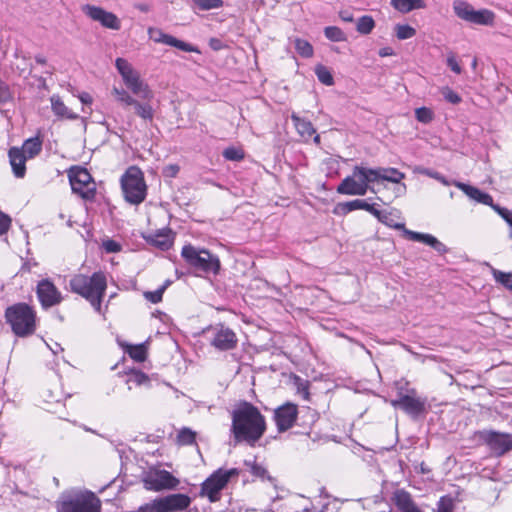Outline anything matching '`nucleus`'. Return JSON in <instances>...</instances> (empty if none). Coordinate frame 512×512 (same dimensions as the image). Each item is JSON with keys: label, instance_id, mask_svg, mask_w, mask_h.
<instances>
[{"label": "nucleus", "instance_id": "f257e3e1", "mask_svg": "<svg viewBox=\"0 0 512 512\" xmlns=\"http://www.w3.org/2000/svg\"><path fill=\"white\" fill-rule=\"evenodd\" d=\"M265 431V418L253 404L244 401L233 410L231 433L235 444L245 442L254 446Z\"/></svg>", "mask_w": 512, "mask_h": 512}, {"label": "nucleus", "instance_id": "f03ea898", "mask_svg": "<svg viewBox=\"0 0 512 512\" xmlns=\"http://www.w3.org/2000/svg\"><path fill=\"white\" fill-rule=\"evenodd\" d=\"M73 293L86 299L94 310L102 313V299L107 289V279L103 272H94L91 276L75 274L69 281Z\"/></svg>", "mask_w": 512, "mask_h": 512}, {"label": "nucleus", "instance_id": "7ed1b4c3", "mask_svg": "<svg viewBox=\"0 0 512 512\" xmlns=\"http://www.w3.org/2000/svg\"><path fill=\"white\" fill-rule=\"evenodd\" d=\"M101 502L90 491H69L57 501V512H100Z\"/></svg>", "mask_w": 512, "mask_h": 512}, {"label": "nucleus", "instance_id": "20e7f679", "mask_svg": "<svg viewBox=\"0 0 512 512\" xmlns=\"http://www.w3.org/2000/svg\"><path fill=\"white\" fill-rule=\"evenodd\" d=\"M372 215L384 225L396 230H402L404 235L412 241L422 242L426 245H429L440 254L448 252L446 245L433 235L409 230L405 227L404 223L396 222L392 211H381L376 208Z\"/></svg>", "mask_w": 512, "mask_h": 512}, {"label": "nucleus", "instance_id": "39448f33", "mask_svg": "<svg viewBox=\"0 0 512 512\" xmlns=\"http://www.w3.org/2000/svg\"><path fill=\"white\" fill-rule=\"evenodd\" d=\"M5 318L12 331L19 337L31 335L35 331L36 314L26 303L8 307L5 311Z\"/></svg>", "mask_w": 512, "mask_h": 512}, {"label": "nucleus", "instance_id": "423d86ee", "mask_svg": "<svg viewBox=\"0 0 512 512\" xmlns=\"http://www.w3.org/2000/svg\"><path fill=\"white\" fill-rule=\"evenodd\" d=\"M181 256L191 268L205 274H218L220 270L219 258L206 249H197L191 244L184 245Z\"/></svg>", "mask_w": 512, "mask_h": 512}, {"label": "nucleus", "instance_id": "0eeeda50", "mask_svg": "<svg viewBox=\"0 0 512 512\" xmlns=\"http://www.w3.org/2000/svg\"><path fill=\"white\" fill-rule=\"evenodd\" d=\"M121 187L125 200L131 204L142 203L147 194L143 172L137 166H130L121 177Z\"/></svg>", "mask_w": 512, "mask_h": 512}, {"label": "nucleus", "instance_id": "6e6552de", "mask_svg": "<svg viewBox=\"0 0 512 512\" xmlns=\"http://www.w3.org/2000/svg\"><path fill=\"white\" fill-rule=\"evenodd\" d=\"M238 475L239 470L236 468H219L201 484L200 497L208 498L211 503L218 502L221 499V492L227 486L229 480Z\"/></svg>", "mask_w": 512, "mask_h": 512}, {"label": "nucleus", "instance_id": "1a4fd4ad", "mask_svg": "<svg viewBox=\"0 0 512 512\" xmlns=\"http://www.w3.org/2000/svg\"><path fill=\"white\" fill-rule=\"evenodd\" d=\"M115 66L119 74L122 76L126 87L132 92V94L143 100H151L153 98V92L149 88L148 84L141 79L140 74L126 59L117 58Z\"/></svg>", "mask_w": 512, "mask_h": 512}, {"label": "nucleus", "instance_id": "9d476101", "mask_svg": "<svg viewBox=\"0 0 512 512\" xmlns=\"http://www.w3.org/2000/svg\"><path fill=\"white\" fill-rule=\"evenodd\" d=\"M368 171V167L357 165L353 168L352 175L345 177L338 185L336 191L342 195L364 196L367 191L376 193L371 187L372 181L366 180L363 172Z\"/></svg>", "mask_w": 512, "mask_h": 512}, {"label": "nucleus", "instance_id": "9b49d317", "mask_svg": "<svg viewBox=\"0 0 512 512\" xmlns=\"http://www.w3.org/2000/svg\"><path fill=\"white\" fill-rule=\"evenodd\" d=\"M191 504V498L182 493L155 498L144 504L147 512H182Z\"/></svg>", "mask_w": 512, "mask_h": 512}, {"label": "nucleus", "instance_id": "f8f14e48", "mask_svg": "<svg viewBox=\"0 0 512 512\" xmlns=\"http://www.w3.org/2000/svg\"><path fill=\"white\" fill-rule=\"evenodd\" d=\"M68 177L73 193L78 194L85 200H91L95 197V182L87 169L81 167L72 168L69 171Z\"/></svg>", "mask_w": 512, "mask_h": 512}, {"label": "nucleus", "instance_id": "ddd939ff", "mask_svg": "<svg viewBox=\"0 0 512 512\" xmlns=\"http://www.w3.org/2000/svg\"><path fill=\"white\" fill-rule=\"evenodd\" d=\"M453 10L460 19L476 25L489 26L495 19L492 11L488 9L475 10L472 5L462 0L453 2Z\"/></svg>", "mask_w": 512, "mask_h": 512}, {"label": "nucleus", "instance_id": "4468645a", "mask_svg": "<svg viewBox=\"0 0 512 512\" xmlns=\"http://www.w3.org/2000/svg\"><path fill=\"white\" fill-rule=\"evenodd\" d=\"M116 101L121 103L124 107L132 106L135 114L145 121H152L154 118V110L149 104V100L140 102L130 95L125 89L114 87L112 89Z\"/></svg>", "mask_w": 512, "mask_h": 512}, {"label": "nucleus", "instance_id": "2eb2a0df", "mask_svg": "<svg viewBox=\"0 0 512 512\" xmlns=\"http://www.w3.org/2000/svg\"><path fill=\"white\" fill-rule=\"evenodd\" d=\"M144 487L151 491L175 489L179 480L166 470H151L143 478Z\"/></svg>", "mask_w": 512, "mask_h": 512}, {"label": "nucleus", "instance_id": "dca6fc26", "mask_svg": "<svg viewBox=\"0 0 512 512\" xmlns=\"http://www.w3.org/2000/svg\"><path fill=\"white\" fill-rule=\"evenodd\" d=\"M480 438L497 456H502L512 449V434L482 431Z\"/></svg>", "mask_w": 512, "mask_h": 512}, {"label": "nucleus", "instance_id": "f3484780", "mask_svg": "<svg viewBox=\"0 0 512 512\" xmlns=\"http://www.w3.org/2000/svg\"><path fill=\"white\" fill-rule=\"evenodd\" d=\"M82 11L85 15L99 22L105 28L119 30L121 27L118 17L114 13L108 12L101 7L86 4L82 7Z\"/></svg>", "mask_w": 512, "mask_h": 512}, {"label": "nucleus", "instance_id": "a211bd4d", "mask_svg": "<svg viewBox=\"0 0 512 512\" xmlns=\"http://www.w3.org/2000/svg\"><path fill=\"white\" fill-rule=\"evenodd\" d=\"M325 509L326 505L317 510L311 500L301 494L290 495L278 508L280 512H324Z\"/></svg>", "mask_w": 512, "mask_h": 512}, {"label": "nucleus", "instance_id": "6ab92c4d", "mask_svg": "<svg viewBox=\"0 0 512 512\" xmlns=\"http://www.w3.org/2000/svg\"><path fill=\"white\" fill-rule=\"evenodd\" d=\"M36 293L43 308H50L62 301L61 292L48 279L41 280L38 283Z\"/></svg>", "mask_w": 512, "mask_h": 512}, {"label": "nucleus", "instance_id": "aec40b11", "mask_svg": "<svg viewBox=\"0 0 512 512\" xmlns=\"http://www.w3.org/2000/svg\"><path fill=\"white\" fill-rule=\"evenodd\" d=\"M366 180L372 183H379L381 181H388L391 183H400L405 178V174L396 168L392 167H377L368 168V171L362 173Z\"/></svg>", "mask_w": 512, "mask_h": 512}, {"label": "nucleus", "instance_id": "412c9836", "mask_svg": "<svg viewBox=\"0 0 512 512\" xmlns=\"http://www.w3.org/2000/svg\"><path fill=\"white\" fill-rule=\"evenodd\" d=\"M238 342L235 332L224 326L215 327L213 329V337L210 344L220 351L232 350Z\"/></svg>", "mask_w": 512, "mask_h": 512}, {"label": "nucleus", "instance_id": "4be33fe9", "mask_svg": "<svg viewBox=\"0 0 512 512\" xmlns=\"http://www.w3.org/2000/svg\"><path fill=\"white\" fill-rule=\"evenodd\" d=\"M147 33L149 38L156 43L172 46L184 52H198L196 47L182 40H179L172 35L166 34L160 28L150 27L148 28Z\"/></svg>", "mask_w": 512, "mask_h": 512}, {"label": "nucleus", "instance_id": "5701e85b", "mask_svg": "<svg viewBox=\"0 0 512 512\" xmlns=\"http://www.w3.org/2000/svg\"><path fill=\"white\" fill-rule=\"evenodd\" d=\"M298 409L295 404L286 403L274 412V420L279 432L290 429L297 419Z\"/></svg>", "mask_w": 512, "mask_h": 512}, {"label": "nucleus", "instance_id": "b1692460", "mask_svg": "<svg viewBox=\"0 0 512 512\" xmlns=\"http://www.w3.org/2000/svg\"><path fill=\"white\" fill-rule=\"evenodd\" d=\"M415 390H411V395H401L398 400H393L392 405L404 410L407 414L417 416L425 410V399L414 396Z\"/></svg>", "mask_w": 512, "mask_h": 512}, {"label": "nucleus", "instance_id": "393cba45", "mask_svg": "<svg viewBox=\"0 0 512 512\" xmlns=\"http://www.w3.org/2000/svg\"><path fill=\"white\" fill-rule=\"evenodd\" d=\"M453 184L462 190L471 200H474L477 203H481L487 206H490L493 209V206H497L498 204H494L493 198L490 194L481 191L477 187L471 186L469 184H465L462 182L455 181Z\"/></svg>", "mask_w": 512, "mask_h": 512}, {"label": "nucleus", "instance_id": "a878e982", "mask_svg": "<svg viewBox=\"0 0 512 512\" xmlns=\"http://www.w3.org/2000/svg\"><path fill=\"white\" fill-rule=\"evenodd\" d=\"M358 209L365 210V211L369 212L370 214H373V211H375L376 207L374 204L367 203L366 200L355 199L352 201L338 203L335 206L333 213L336 215H346V214H348L354 210H358Z\"/></svg>", "mask_w": 512, "mask_h": 512}, {"label": "nucleus", "instance_id": "bb28decb", "mask_svg": "<svg viewBox=\"0 0 512 512\" xmlns=\"http://www.w3.org/2000/svg\"><path fill=\"white\" fill-rule=\"evenodd\" d=\"M393 501L401 512H423L413 501L411 495L403 489L394 492Z\"/></svg>", "mask_w": 512, "mask_h": 512}, {"label": "nucleus", "instance_id": "cd10ccee", "mask_svg": "<svg viewBox=\"0 0 512 512\" xmlns=\"http://www.w3.org/2000/svg\"><path fill=\"white\" fill-rule=\"evenodd\" d=\"M51 109L56 117L59 119L76 120L79 115L68 108L62 101L59 95H52L50 98Z\"/></svg>", "mask_w": 512, "mask_h": 512}, {"label": "nucleus", "instance_id": "c85d7f7f", "mask_svg": "<svg viewBox=\"0 0 512 512\" xmlns=\"http://www.w3.org/2000/svg\"><path fill=\"white\" fill-rule=\"evenodd\" d=\"M8 155L14 175L17 178L24 177L26 172V156L23 154L21 149L13 147L9 150Z\"/></svg>", "mask_w": 512, "mask_h": 512}, {"label": "nucleus", "instance_id": "c756f323", "mask_svg": "<svg viewBox=\"0 0 512 512\" xmlns=\"http://www.w3.org/2000/svg\"><path fill=\"white\" fill-rule=\"evenodd\" d=\"M291 119L298 134L306 141L310 140L316 133L312 123L309 120L299 117L296 113H292Z\"/></svg>", "mask_w": 512, "mask_h": 512}, {"label": "nucleus", "instance_id": "7c9ffc66", "mask_svg": "<svg viewBox=\"0 0 512 512\" xmlns=\"http://www.w3.org/2000/svg\"><path fill=\"white\" fill-rule=\"evenodd\" d=\"M390 4L394 9L404 14L426 8L424 0H391Z\"/></svg>", "mask_w": 512, "mask_h": 512}, {"label": "nucleus", "instance_id": "2f4dec72", "mask_svg": "<svg viewBox=\"0 0 512 512\" xmlns=\"http://www.w3.org/2000/svg\"><path fill=\"white\" fill-rule=\"evenodd\" d=\"M147 242L150 243L152 246L162 251H165L172 246L173 240L169 233L160 231L153 235H150L147 238Z\"/></svg>", "mask_w": 512, "mask_h": 512}, {"label": "nucleus", "instance_id": "473e14b6", "mask_svg": "<svg viewBox=\"0 0 512 512\" xmlns=\"http://www.w3.org/2000/svg\"><path fill=\"white\" fill-rule=\"evenodd\" d=\"M41 149H42V142L40 141V139L39 138H30L25 141L21 151L23 152V154L25 156L27 155L29 158H33L34 156H36L37 154L40 153Z\"/></svg>", "mask_w": 512, "mask_h": 512}, {"label": "nucleus", "instance_id": "72a5a7b5", "mask_svg": "<svg viewBox=\"0 0 512 512\" xmlns=\"http://www.w3.org/2000/svg\"><path fill=\"white\" fill-rule=\"evenodd\" d=\"M196 432L190 428L183 427L177 434V443L180 445H192L195 443Z\"/></svg>", "mask_w": 512, "mask_h": 512}, {"label": "nucleus", "instance_id": "f704fd0d", "mask_svg": "<svg viewBox=\"0 0 512 512\" xmlns=\"http://www.w3.org/2000/svg\"><path fill=\"white\" fill-rule=\"evenodd\" d=\"M294 45L300 56L310 58L313 55V47L307 40L296 38L294 40Z\"/></svg>", "mask_w": 512, "mask_h": 512}, {"label": "nucleus", "instance_id": "c9c22d12", "mask_svg": "<svg viewBox=\"0 0 512 512\" xmlns=\"http://www.w3.org/2000/svg\"><path fill=\"white\" fill-rule=\"evenodd\" d=\"M492 274L496 282L502 284L505 288L512 291V273L503 272L497 269H492Z\"/></svg>", "mask_w": 512, "mask_h": 512}, {"label": "nucleus", "instance_id": "e433bc0d", "mask_svg": "<svg viewBox=\"0 0 512 512\" xmlns=\"http://www.w3.org/2000/svg\"><path fill=\"white\" fill-rule=\"evenodd\" d=\"M315 73L317 75L318 80L327 86H331L334 83L333 76L329 69L323 65H317L315 67Z\"/></svg>", "mask_w": 512, "mask_h": 512}, {"label": "nucleus", "instance_id": "4c0bfd02", "mask_svg": "<svg viewBox=\"0 0 512 512\" xmlns=\"http://www.w3.org/2000/svg\"><path fill=\"white\" fill-rule=\"evenodd\" d=\"M375 26V22L371 16L365 15L357 21V31L361 34H369Z\"/></svg>", "mask_w": 512, "mask_h": 512}, {"label": "nucleus", "instance_id": "58836bf2", "mask_svg": "<svg viewBox=\"0 0 512 512\" xmlns=\"http://www.w3.org/2000/svg\"><path fill=\"white\" fill-rule=\"evenodd\" d=\"M129 356L137 362H142L146 359V347L144 344L131 345L127 350Z\"/></svg>", "mask_w": 512, "mask_h": 512}, {"label": "nucleus", "instance_id": "ea45409f", "mask_svg": "<svg viewBox=\"0 0 512 512\" xmlns=\"http://www.w3.org/2000/svg\"><path fill=\"white\" fill-rule=\"evenodd\" d=\"M198 9L206 11L221 8L223 0H192Z\"/></svg>", "mask_w": 512, "mask_h": 512}, {"label": "nucleus", "instance_id": "a19ab883", "mask_svg": "<svg viewBox=\"0 0 512 512\" xmlns=\"http://www.w3.org/2000/svg\"><path fill=\"white\" fill-rule=\"evenodd\" d=\"M13 92L10 86L0 78V106L13 101Z\"/></svg>", "mask_w": 512, "mask_h": 512}, {"label": "nucleus", "instance_id": "79ce46f5", "mask_svg": "<svg viewBox=\"0 0 512 512\" xmlns=\"http://www.w3.org/2000/svg\"><path fill=\"white\" fill-rule=\"evenodd\" d=\"M324 34L329 40L334 42H340L345 40L344 32L340 28L335 26L326 27L324 30Z\"/></svg>", "mask_w": 512, "mask_h": 512}, {"label": "nucleus", "instance_id": "37998d69", "mask_svg": "<svg viewBox=\"0 0 512 512\" xmlns=\"http://www.w3.org/2000/svg\"><path fill=\"white\" fill-rule=\"evenodd\" d=\"M222 155L226 160L229 161H240L244 158L243 150L233 146L226 148Z\"/></svg>", "mask_w": 512, "mask_h": 512}, {"label": "nucleus", "instance_id": "c03bdc74", "mask_svg": "<svg viewBox=\"0 0 512 512\" xmlns=\"http://www.w3.org/2000/svg\"><path fill=\"white\" fill-rule=\"evenodd\" d=\"M416 34V30L409 25H397L396 36L400 40L412 38Z\"/></svg>", "mask_w": 512, "mask_h": 512}, {"label": "nucleus", "instance_id": "a18cd8bd", "mask_svg": "<svg viewBox=\"0 0 512 512\" xmlns=\"http://www.w3.org/2000/svg\"><path fill=\"white\" fill-rule=\"evenodd\" d=\"M149 382H150V380H149L148 376L141 371H135V372L131 373L128 378V383H133L137 386L148 385Z\"/></svg>", "mask_w": 512, "mask_h": 512}, {"label": "nucleus", "instance_id": "49530a36", "mask_svg": "<svg viewBox=\"0 0 512 512\" xmlns=\"http://www.w3.org/2000/svg\"><path fill=\"white\" fill-rule=\"evenodd\" d=\"M166 289V285H163L162 287L158 288L155 291H147L144 293V297L146 300L150 301L151 303H159L162 300L163 293Z\"/></svg>", "mask_w": 512, "mask_h": 512}, {"label": "nucleus", "instance_id": "de8ad7c7", "mask_svg": "<svg viewBox=\"0 0 512 512\" xmlns=\"http://www.w3.org/2000/svg\"><path fill=\"white\" fill-rule=\"evenodd\" d=\"M416 119L422 123H429L433 119V113L426 107L417 108L415 110Z\"/></svg>", "mask_w": 512, "mask_h": 512}, {"label": "nucleus", "instance_id": "09e8293b", "mask_svg": "<svg viewBox=\"0 0 512 512\" xmlns=\"http://www.w3.org/2000/svg\"><path fill=\"white\" fill-rule=\"evenodd\" d=\"M245 465L249 468V471L257 477H264L266 469L255 461H245Z\"/></svg>", "mask_w": 512, "mask_h": 512}, {"label": "nucleus", "instance_id": "8fccbe9b", "mask_svg": "<svg viewBox=\"0 0 512 512\" xmlns=\"http://www.w3.org/2000/svg\"><path fill=\"white\" fill-rule=\"evenodd\" d=\"M493 210L506 221L510 228L512 227V210H508L499 205L493 206Z\"/></svg>", "mask_w": 512, "mask_h": 512}, {"label": "nucleus", "instance_id": "3c124183", "mask_svg": "<svg viewBox=\"0 0 512 512\" xmlns=\"http://www.w3.org/2000/svg\"><path fill=\"white\" fill-rule=\"evenodd\" d=\"M453 510V502L450 498L441 497L438 505L437 512H452Z\"/></svg>", "mask_w": 512, "mask_h": 512}, {"label": "nucleus", "instance_id": "603ef678", "mask_svg": "<svg viewBox=\"0 0 512 512\" xmlns=\"http://www.w3.org/2000/svg\"><path fill=\"white\" fill-rule=\"evenodd\" d=\"M102 247L107 253H116L121 250V245L112 239L103 241Z\"/></svg>", "mask_w": 512, "mask_h": 512}, {"label": "nucleus", "instance_id": "864d4df0", "mask_svg": "<svg viewBox=\"0 0 512 512\" xmlns=\"http://www.w3.org/2000/svg\"><path fill=\"white\" fill-rule=\"evenodd\" d=\"M11 225V218L0 211V235L5 234Z\"/></svg>", "mask_w": 512, "mask_h": 512}, {"label": "nucleus", "instance_id": "5fc2aeb1", "mask_svg": "<svg viewBox=\"0 0 512 512\" xmlns=\"http://www.w3.org/2000/svg\"><path fill=\"white\" fill-rule=\"evenodd\" d=\"M443 96L444 98L452 103V104H458L460 101H461V98L460 96L454 92L453 90L449 89V88H446L443 92Z\"/></svg>", "mask_w": 512, "mask_h": 512}, {"label": "nucleus", "instance_id": "6e6d98bb", "mask_svg": "<svg viewBox=\"0 0 512 512\" xmlns=\"http://www.w3.org/2000/svg\"><path fill=\"white\" fill-rule=\"evenodd\" d=\"M447 65L450 67V69L455 72L456 74H460L461 73V67L460 65L458 64L457 60L455 59L454 56H449L447 58Z\"/></svg>", "mask_w": 512, "mask_h": 512}, {"label": "nucleus", "instance_id": "4d7b16f0", "mask_svg": "<svg viewBox=\"0 0 512 512\" xmlns=\"http://www.w3.org/2000/svg\"><path fill=\"white\" fill-rule=\"evenodd\" d=\"M425 174L438 180L439 182H441L442 184L448 186L450 185V182L443 176L441 175L440 173L438 172H433V171H430V170H426L425 171Z\"/></svg>", "mask_w": 512, "mask_h": 512}, {"label": "nucleus", "instance_id": "13d9d810", "mask_svg": "<svg viewBox=\"0 0 512 512\" xmlns=\"http://www.w3.org/2000/svg\"><path fill=\"white\" fill-rule=\"evenodd\" d=\"M179 172V167L177 165H169L165 167L164 173L167 176L175 177L177 173Z\"/></svg>", "mask_w": 512, "mask_h": 512}, {"label": "nucleus", "instance_id": "bf43d9fd", "mask_svg": "<svg viewBox=\"0 0 512 512\" xmlns=\"http://www.w3.org/2000/svg\"><path fill=\"white\" fill-rule=\"evenodd\" d=\"M78 98H79V100H80L83 104H85V105H87V104H91V103H92V101H93L92 96H91L89 93H87V92H83V93H81V94L78 96Z\"/></svg>", "mask_w": 512, "mask_h": 512}, {"label": "nucleus", "instance_id": "052dcab7", "mask_svg": "<svg viewBox=\"0 0 512 512\" xmlns=\"http://www.w3.org/2000/svg\"><path fill=\"white\" fill-rule=\"evenodd\" d=\"M380 57L392 56L394 54V50L391 47H383L378 52Z\"/></svg>", "mask_w": 512, "mask_h": 512}, {"label": "nucleus", "instance_id": "680f3d73", "mask_svg": "<svg viewBox=\"0 0 512 512\" xmlns=\"http://www.w3.org/2000/svg\"><path fill=\"white\" fill-rule=\"evenodd\" d=\"M340 17L345 22H353V20H354L353 19V15L351 13L347 12V11L341 12L340 13Z\"/></svg>", "mask_w": 512, "mask_h": 512}, {"label": "nucleus", "instance_id": "e2e57ef3", "mask_svg": "<svg viewBox=\"0 0 512 512\" xmlns=\"http://www.w3.org/2000/svg\"><path fill=\"white\" fill-rule=\"evenodd\" d=\"M35 60H36V62H37L38 64H41V65L46 64V58H45V57H43L42 55H37V56L35 57Z\"/></svg>", "mask_w": 512, "mask_h": 512}, {"label": "nucleus", "instance_id": "0e129e2a", "mask_svg": "<svg viewBox=\"0 0 512 512\" xmlns=\"http://www.w3.org/2000/svg\"><path fill=\"white\" fill-rule=\"evenodd\" d=\"M312 137L316 144L320 143V136L318 134L315 133Z\"/></svg>", "mask_w": 512, "mask_h": 512}, {"label": "nucleus", "instance_id": "69168bd1", "mask_svg": "<svg viewBox=\"0 0 512 512\" xmlns=\"http://www.w3.org/2000/svg\"><path fill=\"white\" fill-rule=\"evenodd\" d=\"M138 8L143 12H146L148 10L146 5H139Z\"/></svg>", "mask_w": 512, "mask_h": 512}, {"label": "nucleus", "instance_id": "338daca9", "mask_svg": "<svg viewBox=\"0 0 512 512\" xmlns=\"http://www.w3.org/2000/svg\"><path fill=\"white\" fill-rule=\"evenodd\" d=\"M477 67V59L474 58L472 61V68L475 69Z\"/></svg>", "mask_w": 512, "mask_h": 512}, {"label": "nucleus", "instance_id": "774afa93", "mask_svg": "<svg viewBox=\"0 0 512 512\" xmlns=\"http://www.w3.org/2000/svg\"><path fill=\"white\" fill-rule=\"evenodd\" d=\"M510 238L512 239V227H511V231H510Z\"/></svg>", "mask_w": 512, "mask_h": 512}]
</instances>
